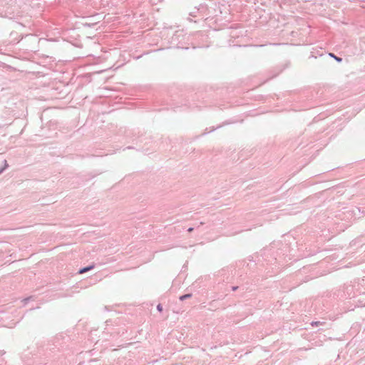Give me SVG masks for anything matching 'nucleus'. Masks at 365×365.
Masks as SVG:
<instances>
[{
	"label": "nucleus",
	"mask_w": 365,
	"mask_h": 365,
	"mask_svg": "<svg viewBox=\"0 0 365 365\" xmlns=\"http://www.w3.org/2000/svg\"><path fill=\"white\" fill-rule=\"evenodd\" d=\"M92 268H93V266H89V267H84V268H83V269L79 270V273L80 274H83V273H84V272L91 269Z\"/></svg>",
	"instance_id": "obj_1"
},
{
	"label": "nucleus",
	"mask_w": 365,
	"mask_h": 365,
	"mask_svg": "<svg viewBox=\"0 0 365 365\" xmlns=\"http://www.w3.org/2000/svg\"><path fill=\"white\" fill-rule=\"evenodd\" d=\"M191 297H192V294H185V295L181 296V297H180V299L181 301H183V300H185V299H189V298H190Z\"/></svg>",
	"instance_id": "obj_2"
},
{
	"label": "nucleus",
	"mask_w": 365,
	"mask_h": 365,
	"mask_svg": "<svg viewBox=\"0 0 365 365\" xmlns=\"http://www.w3.org/2000/svg\"><path fill=\"white\" fill-rule=\"evenodd\" d=\"M4 167H1V168L0 169V174L9 166L6 160H4Z\"/></svg>",
	"instance_id": "obj_3"
},
{
	"label": "nucleus",
	"mask_w": 365,
	"mask_h": 365,
	"mask_svg": "<svg viewBox=\"0 0 365 365\" xmlns=\"http://www.w3.org/2000/svg\"><path fill=\"white\" fill-rule=\"evenodd\" d=\"M329 56L333 57L338 62H341L342 61V59L341 58H339V57L334 56L333 53H329Z\"/></svg>",
	"instance_id": "obj_4"
},
{
	"label": "nucleus",
	"mask_w": 365,
	"mask_h": 365,
	"mask_svg": "<svg viewBox=\"0 0 365 365\" xmlns=\"http://www.w3.org/2000/svg\"><path fill=\"white\" fill-rule=\"evenodd\" d=\"M157 309L159 311V312H161L163 310V307L161 306V304H158L157 306Z\"/></svg>",
	"instance_id": "obj_5"
},
{
	"label": "nucleus",
	"mask_w": 365,
	"mask_h": 365,
	"mask_svg": "<svg viewBox=\"0 0 365 365\" xmlns=\"http://www.w3.org/2000/svg\"><path fill=\"white\" fill-rule=\"evenodd\" d=\"M320 322H313L312 324H315V325H317L318 324H319Z\"/></svg>",
	"instance_id": "obj_6"
},
{
	"label": "nucleus",
	"mask_w": 365,
	"mask_h": 365,
	"mask_svg": "<svg viewBox=\"0 0 365 365\" xmlns=\"http://www.w3.org/2000/svg\"><path fill=\"white\" fill-rule=\"evenodd\" d=\"M237 289V287H232V290H234V291L236 290Z\"/></svg>",
	"instance_id": "obj_7"
},
{
	"label": "nucleus",
	"mask_w": 365,
	"mask_h": 365,
	"mask_svg": "<svg viewBox=\"0 0 365 365\" xmlns=\"http://www.w3.org/2000/svg\"><path fill=\"white\" fill-rule=\"evenodd\" d=\"M192 230H193V228L190 227V228L188 229V231L191 232Z\"/></svg>",
	"instance_id": "obj_8"
},
{
	"label": "nucleus",
	"mask_w": 365,
	"mask_h": 365,
	"mask_svg": "<svg viewBox=\"0 0 365 365\" xmlns=\"http://www.w3.org/2000/svg\"><path fill=\"white\" fill-rule=\"evenodd\" d=\"M29 299V298H27V299H24V301L25 302H26Z\"/></svg>",
	"instance_id": "obj_9"
}]
</instances>
